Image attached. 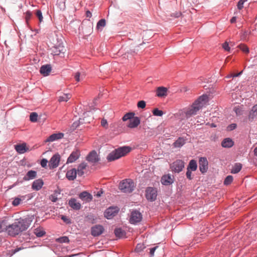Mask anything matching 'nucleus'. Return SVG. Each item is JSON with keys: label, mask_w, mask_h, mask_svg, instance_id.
<instances>
[{"label": "nucleus", "mask_w": 257, "mask_h": 257, "mask_svg": "<svg viewBox=\"0 0 257 257\" xmlns=\"http://www.w3.org/2000/svg\"><path fill=\"white\" fill-rule=\"evenodd\" d=\"M32 220V217L20 218L17 221L7 226L6 230L9 235L15 236L26 230L29 227Z\"/></svg>", "instance_id": "f257e3e1"}, {"label": "nucleus", "mask_w": 257, "mask_h": 257, "mask_svg": "<svg viewBox=\"0 0 257 257\" xmlns=\"http://www.w3.org/2000/svg\"><path fill=\"white\" fill-rule=\"evenodd\" d=\"M207 101L208 96L207 95H203L200 96L193 104L191 107L186 111V117H189L196 114L197 112L206 103Z\"/></svg>", "instance_id": "f03ea898"}, {"label": "nucleus", "mask_w": 257, "mask_h": 257, "mask_svg": "<svg viewBox=\"0 0 257 257\" xmlns=\"http://www.w3.org/2000/svg\"><path fill=\"white\" fill-rule=\"evenodd\" d=\"M131 151V148L130 147H119L110 153L107 156V160L109 162L113 161L126 155Z\"/></svg>", "instance_id": "7ed1b4c3"}, {"label": "nucleus", "mask_w": 257, "mask_h": 257, "mask_svg": "<svg viewBox=\"0 0 257 257\" xmlns=\"http://www.w3.org/2000/svg\"><path fill=\"white\" fill-rule=\"evenodd\" d=\"M135 187L134 181L130 179H125L122 180L119 185V189L124 193L132 192Z\"/></svg>", "instance_id": "20e7f679"}, {"label": "nucleus", "mask_w": 257, "mask_h": 257, "mask_svg": "<svg viewBox=\"0 0 257 257\" xmlns=\"http://www.w3.org/2000/svg\"><path fill=\"white\" fill-rule=\"evenodd\" d=\"M57 43L54 44V46L51 48V54L53 55H59L61 53L64 54L65 51L62 39L57 38Z\"/></svg>", "instance_id": "39448f33"}, {"label": "nucleus", "mask_w": 257, "mask_h": 257, "mask_svg": "<svg viewBox=\"0 0 257 257\" xmlns=\"http://www.w3.org/2000/svg\"><path fill=\"white\" fill-rule=\"evenodd\" d=\"M60 161V155L58 154H55L50 159L48 167L50 169H53L57 168Z\"/></svg>", "instance_id": "423d86ee"}, {"label": "nucleus", "mask_w": 257, "mask_h": 257, "mask_svg": "<svg viewBox=\"0 0 257 257\" xmlns=\"http://www.w3.org/2000/svg\"><path fill=\"white\" fill-rule=\"evenodd\" d=\"M119 209L117 207H110L104 213V215L108 219L112 218L118 213Z\"/></svg>", "instance_id": "0eeeda50"}, {"label": "nucleus", "mask_w": 257, "mask_h": 257, "mask_svg": "<svg viewBox=\"0 0 257 257\" xmlns=\"http://www.w3.org/2000/svg\"><path fill=\"white\" fill-rule=\"evenodd\" d=\"M146 196L148 200L153 201L156 200L157 196V191L156 189L149 187L146 190Z\"/></svg>", "instance_id": "6e6552de"}, {"label": "nucleus", "mask_w": 257, "mask_h": 257, "mask_svg": "<svg viewBox=\"0 0 257 257\" xmlns=\"http://www.w3.org/2000/svg\"><path fill=\"white\" fill-rule=\"evenodd\" d=\"M199 167L200 171L204 174L206 173L208 168V162L205 157H201L199 160Z\"/></svg>", "instance_id": "1a4fd4ad"}, {"label": "nucleus", "mask_w": 257, "mask_h": 257, "mask_svg": "<svg viewBox=\"0 0 257 257\" xmlns=\"http://www.w3.org/2000/svg\"><path fill=\"white\" fill-rule=\"evenodd\" d=\"M142 219V215L139 211L137 210L132 211L130 219V221L131 223H137L141 221Z\"/></svg>", "instance_id": "9d476101"}, {"label": "nucleus", "mask_w": 257, "mask_h": 257, "mask_svg": "<svg viewBox=\"0 0 257 257\" xmlns=\"http://www.w3.org/2000/svg\"><path fill=\"white\" fill-rule=\"evenodd\" d=\"M184 167V163L181 160L176 161L171 165L172 170L177 173L181 172Z\"/></svg>", "instance_id": "9b49d317"}, {"label": "nucleus", "mask_w": 257, "mask_h": 257, "mask_svg": "<svg viewBox=\"0 0 257 257\" xmlns=\"http://www.w3.org/2000/svg\"><path fill=\"white\" fill-rule=\"evenodd\" d=\"M104 229L102 225H96L91 228V234L93 236H97L101 234Z\"/></svg>", "instance_id": "f8f14e48"}, {"label": "nucleus", "mask_w": 257, "mask_h": 257, "mask_svg": "<svg viewBox=\"0 0 257 257\" xmlns=\"http://www.w3.org/2000/svg\"><path fill=\"white\" fill-rule=\"evenodd\" d=\"M86 160L90 163H95L99 161V158L96 152L93 151L87 156Z\"/></svg>", "instance_id": "ddd939ff"}, {"label": "nucleus", "mask_w": 257, "mask_h": 257, "mask_svg": "<svg viewBox=\"0 0 257 257\" xmlns=\"http://www.w3.org/2000/svg\"><path fill=\"white\" fill-rule=\"evenodd\" d=\"M52 70L51 65L46 64L42 65L40 69V72L44 76H47L49 75Z\"/></svg>", "instance_id": "4468645a"}, {"label": "nucleus", "mask_w": 257, "mask_h": 257, "mask_svg": "<svg viewBox=\"0 0 257 257\" xmlns=\"http://www.w3.org/2000/svg\"><path fill=\"white\" fill-rule=\"evenodd\" d=\"M43 184L44 182L42 179H37L33 182L32 189L33 190L39 191L42 188Z\"/></svg>", "instance_id": "2eb2a0df"}, {"label": "nucleus", "mask_w": 257, "mask_h": 257, "mask_svg": "<svg viewBox=\"0 0 257 257\" xmlns=\"http://www.w3.org/2000/svg\"><path fill=\"white\" fill-rule=\"evenodd\" d=\"M64 134L62 133L53 134L50 136L45 141L46 142H52L62 139Z\"/></svg>", "instance_id": "dca6fc26"}, {"label": "nucleus", "mask_w": 257, "mask_h": 257, "mask_svg": "<svg viewBox=\"0 0 257 257\" xmlns=\"http://www.w3.org/2000/svg\"><path fill=\"white\" fill-rule=\"evenodd\" d=\"M79 156L80 153L79 151H73L68 158L66 163L69 164L73 163L79 158Z\"/></svg>", "instance_id": "f3484780"}, {"label": "nucleus", "mask_w": 257, "mask_h": 257, "mask_svg": "<svg viewBox=\"0 0 257 257\" xmlns=\"http://www.w3.org/2000/svg\"><path fill=\"white\" fill-rule=\"evenodd\" d=\"M140 119L138 117H133L129 120L127 126L130 128H135L140 124Z\"/></svg>", "instance_id": "a211bd4d"}, {"label": "nucleus", "mask_w": 257, "mask_h": 257, "mask_svg": "<svg viewBox=\"0 0 257 257\" xmlns=\"http://www.w3.org/2000/svg\"><path fill=\"white\" fill-rule=\"evenodd\" d=\"M37 173L36 171L30 170L24 177L23 180L24 181H29L30 180L34 179L37 177Z\"/></svg>", "instance_id": "6ab92c4d"}, {"label": "nucleus", "mask_w": 257, "mask_h": 257, "mask_svg": "<svg viewBox=\"0 0 257 257\" xmlns=\"http://www.w3.org/2000/svg\"><path fill=\"white\" fill-rule=\"evenodd\" d=\"M15 148L19 154H24L28 150L25 143L16 145L15 146Z\"/></svg>", "instance_id": "aec40b11"}, {"label": "nucleus", "mask_w": 257, "mask_h": 257, "mask_svg": "<svg viewBox=\"0 0 257 257\" xmlns=\"http://www.w3.org/2000/svg\"><path fill=\"white\" fill-rule=\"evenodd\" d=\"M92 199L93 196L90 193L86 191L81 192V201L87 203L91 201Z\"/></svg>", "instance_id": "412c9836"}, {"label": "nucleus", "mask_w": 257, "mask_h": 257, "mask_svg": "<svg viewBox=\"0 0 257 257\" xmlns=\"http://www.w3.org/2000/svg\"><path fill=\"white\" fill-rule=\"evenodd\" d=\"M77 175V170L75 169H72L68 170L66 173V178L70 181L74 180Z\"/></svg>", "instance_id": "4be33fe9"}, {"label": "nucleus", "mask_w": 257, "mask_h": 257, "mask_svg": "<svg viewBox=\"0 0 257 257\" xmlns=\"http://www.w3.org/2000/svg\"><path fill=\"white\" fill-rule=\"evenodd\" d=\"M161 182L164 185H169L173 182V180L171 175H165L162 177Z\"/></svg>", "instance_id": "5701e85b"}, {"label": "nucleus", "mask_w": 257, "mask_h": 257, "mask_svg": "<svg viewBox=\"0 0 257 257\" xmlns=\"http://www.w3.org/2000/svg\"><path fill=\"white\" fill-rule=\"evenodd\" d=\"M68 204L74 209L79 210L80 208V203L77 202L75 198H71L69 200Z\"/></svg>", "instance_id": "b1692460"}, {"label": "nucleus", "mask_w": 257, "mask_h": 257, "mask_svg": "<svg viewBox=\"0 0 257 257\" xmlns=\"http://www.w3.org/2000/svg\"><path fill=\"white\" fill-rule=\"evenodd\" d=\"M256 117H257V104L253 106L251 109L249 111L248 114V119L252 120Z\"/></svg>", "instance_id": "393cba45"}, {"label": "nucleus", "mask_w": 257, "mask_h": 257, "mask_svg": "<svg viewBox=\"0 0 257 257\" xmlns=\"http://www.w3.org/2000/svg\"><path fill=\"white\" fill-rule=\"evenodd\" d=\"M234 144L232 140L230 138H226L221 143V146L224 148H230Z\"/></svg>", "instance_id": "a878e982"}, {"label": "nucleus", "mask_w": 257, "mask_h": 257, "mask_svg": "<svg viewBox=\"0 0 257 257\" xmlns=\"http://www.w3.org/2000/svg\"><path fill=\"white\" fill-rule=\"evenodd\" d=\"M185 144V140L183 138H179L174 143L175 148H180Z\"/></svg>", "instance_id": "bb28decb"}, {"label": "nucleus", "mask_w": 257, "mask_h": 257, "mask_svg": "<svg viewBox=\"0 0 257 257\" xmlns=\"http://www.w3.org/2000/svg\"><path fill=\"white\" fill-rule=\"evenodd\" d=\"M167 89L164 87H159L157 89V94L159 97H162L167 95Z\"/></svg>", "instance_id": "cd10ccee"}, {"label": "nucleus", "mask_w": 257, "mask_h": 257, "mask_svg": "<svg viewBox=\"0 0 257 257\" xmlns=\"http://www.w3.org/2000/svg\"><path fill=\"white\" fill-rule=\"evenodd\" d=\"M90 113L89 112H85L83 114V123H90L91 120L93 119V117H92L91 115H90Z\"/></svg>", "instance_id": "c85d7f7f"}, {"label": "nucleus", "mask_w": 257, "mask_h": 257, "mask_svg": "<svg viewBox=\"0 0 257 257\" xmlns=\"http://www.w3.org/2000/svg\"><path fill=\"white\" fill-rule=\"evenodd\" d=\"M197 168V162L195 160H191L189 162V165L187 169L190 170L192 171H195Z\"/></svg>", "instance_id": "c756f323"}, {"label": "nucleus", "mask_w": 257, "mask_h": 257, "mask_svg": "<svg viewBox=\"0 0 257 257\" xmlns=\"http://www.w3.org/2000/svg\"><path fill=\"white\" fill-rule=\"evenodd\" d=\"M242 168V165L240 163H236L232 167L231 173L236 174L238 173Z\"/></svg>", "instance_id": "7c9ffc66"}, {"label": "nucleus", "mask_w": 257, "mask_h": 257, "mask_svg": "<svg viewBox=\"0 0 257 257\" xmlns=\"http://www.w3.org/2000/svg\"><path fill=\"white\" fill-rule=\"evenodd\" d=\"M115 235L118 237H121L124 235V231L121 228H116L114 230Z\"/></svg>", "instance_id": "2f4dec72"}, {"label": "nucleus", "mask_w": 257, "mask_h": 257, "mask_svg": "<svg viewBox=\"0 0 257 257\" xmlns=\"http://www.w3.org/2000/svg\"><path fill=\"white\" fill-rule=\"evenodd\" d=\"M135 113L133 112H129L125 114L122 117L123 121H126L127 120L131 119L134 116Z\"/></svg>", "instance_id": "473e14b6"}, {"label": "nucleus", "mask_w": 257, "mask_h": 257, "mask_svg": "<svg viewBox=\"0 0 257 257\" xmlns=\"http://www.w3.org/2000/svg\"><path fill=\"white\" fill-rule=\"evenodd\" d=\"M37 118L38 114L35 112H32L30 115V120L32 122H36L37 121Z\"/></svg>", "instance_id": "72a5a7b5"}, {"label": "nucleus", "mask_w": 257, "mask_h": 257, "mask_svg": "<svg viewBox=\"0 0 257 257\" xmlns=\"http://www.w3.org/2000/svg\"><path fill=\"white\" fill-rule=\"evenodd\" d=\"M69 98H70L69 94H64L62 96H60L59 97L58 100L60 102L67 101Z\"/></svg>", "instance_id": "f704fd0d"}, {"label": "nucleus", "mask_w": 257, "mask_h": 257, "mask_svg": "<svg viewBox=\"0 0 257 257\" xmlns=\"http://www.w3.org/2000/svg\"><path fill=\"white\" fill-rule=\"evenodd\" d=\"M233 110L237 115H240L242 114V108L241 106H235L233 108Z\"/></svg>", "instance_id": "c9c22d12"}, {"label": "nucleus", "mask_w": 257, "mask_h": 257, "mask_svg": "<svg viewBox=\"0 0 257 257\" xmlns=\"http://www.w3.org/2000/svg\"><path fill=\"white\" fill-rule=\"evenodd\" d=\"M238 48L246 53H248L249 52V49L245 44H240L238 46Z\"/></svg>", "instance_id": "e433bc0d"}, {"label": "nucleus", "mask_w": 257, "mask_h": 257, "mask_svg": "<svg viewBox=\"0 0 257 257\" xmlns=\"http://www.w3.org/2000/svg\"><path fill=\"white\" fill-rule=\"evenodd\" d=\"M233 181V177L229 175L226 177L224 180V184L226 185L230 184Z\"/></svg>", "instance_id": "4c0bfd02"}, {"label": "nucleus", "mask_w": 257, "mask_h": 257, "mask_svg": "<svg viewBox=\"0 0 257 257\" xmlns=\"http://www.w3.org/2000/svg\"><path fill=\"white\" fill-rule=\"evenodd\" d=\"M35 234L37 237H42L45 234V232L44 230L36 229Z\"/></svg>", "instance_id": "58836bf2"}, {"label": "nucleus", "mask_w": 257, "mask_h": 257, "mask_svg": "<svg viewBox=\"0 0 257 257\" xmlns=\"http://www.w3.org/2000/svg\"><path fill=\"white\" fill-rule=\"evenodd\" d=\"M145 248V246L143 243H138L135 248V251L140 252Z\"/></svg>", "instance_id": "ea45409f"}, {"label": "nucleus", "mask_w": 257, "mask_h": 257, "mask_svg": "<svg viewBox=\"0 0 257 257\" xmlns=\"http://www.w3.org/2000/svg\"><path fill=\"white\" fill-rule=\"evenodd\" d=\"M153 113L155 116H161L164 114V112L163 111L159 110L158 108H155L153 110Z\"/></svg>", "instance_id": "a19ab883"}, {"label": "nucleus", "mask_w": 257, "mask_h": 257, "mask_svg": "<svg viewBox=\"0 0 257 257\" xmlns=\"http://www.w3.org/2000/svg\"><path fill=\"white\" fill-rule=\"evenodd\" d=\"M57 240L60 243H67L69 241L68 237L65 236L59 237Z\"/></svg>", "instance_id": "79ce46f5"}, {"label": "nucleus", "mask_w": 257, "mask_h": 257, "mask_svg": "<svg viewBox=\"0 0 257 257\" xmlns=\"http://www.w3.org/2000/svg\"><path fill=\"white\" fill-rule=\"evenodd\" d=\"M105 20L104 19H101L97 23V28L99 29L101 27H104L105 26Z\"/></svg>", "instance_id": "37998d69"}, {"label": "nucleus", "mask_w": 257, "mask_h": 257, "mask_svg": "<svg viewBox=\"0 0 257 257\" xmlns=\"http://www.w3.org/2000/svg\"><path fill=\"white\" fill-rule=\"evenodd\" d=\"M36 15L39 19V22H42L43 21V17L42 16V13L40 10H38L36 11Z\"/></svg>", "instance_id": "c03bdc74"}, {"label": "nucleus", "mask_w": 257, "mask_h": 257, "mask_svg": "<svg viewBox=\"0 0 257 257\" xmlns=\"http://www.w3.org/2000/svg\"><path fill=\"white\" fill-rule=\"evenodd\" d=\"M97 101L98 98L96 97L93 100L92 102L89 104L90 110L94 109V106L96 105Z\"/></svg>", "instance_id": "a18cd8bd"}, {"label": "nucleus", "mask_w": 257, "mask_h": 257, "mask_svg": "<svg viewBox=\"0 0 257 257\" xmlns=\"http://www.w3.org/2000/svg\"><path fill=\"white\" fill-rule=\"evenodd\" d=\"M21 201H22V200L21 198L16 197L12 201V204L14 206H17L20 204V202Z\"/></svg>", "instance_id": "49530a36"}, {"label": "nucleus", "mask_w": 257, "mask_h": 257, "mask_svg": "<svg viewBox=\"0 0 257 257\" xmlns=\"http://www.w3.org/2000/svg\"><path fill=\"white\" fill-rule=\"evenodd\" d=\"M61 219L66 224H70L71 223L70 219L65 215H61Z\"/></svg>", "instance_id": "de8ad7c7"}, {"label": "nucleus", "mask_w": 257, "mask_h": 257, "mask_svg": "<svg viewBox=\"0 0 257 257\" xmlns=\"http://www.w3.org/2000/svg\"><path fill=\"white\" fill-rule=\"evenodd\" d=\"M146 102L144 100H141L138 102L137 106L139 108H144L146 107Z\"/></svg>", "instance_id": "09e8293b"}, {"label": "nucleus", "mask_w": 257, "mask_h": 257, "mask_svg": "<svg viewBox=\"0 0 257 257\" xmlns=\"http://www.w3.org/2000/svg\"><path fill=\"white\" fill-rule=\"evenodd\" d=\"M32 15V13L30 11H28L26 12L25 14V19L27 23H28V21L31 19Z\"/></svg>", "instance_id": "8fccbe9b"}, {"label": "nucleus", "mask_w": 257, "mask_h": 257, "mask_svg": "<svg viewBox=\"0 0 257 257\" xmlns=\"http://www.w3.org/2000/svg\"><path fill=\"white\" fill-rule=\"evenodd\" d=\"M80 119V118H79V119L78 120V122H77V121L74 122L72 124V126L71 127V130L72 131H74V130H75L79 126Z\"/></svg>", "instance_id": "3c124183"}, {"label": "nucleus", "mask_w": 257, "mask_h": 257, "mask_svg": "<svg viewBox=\"0 0 257 257\" xmlns=\"http://www.w3.org/2000/svg\"><path fill=\"white\" fill-rule=\"evenodd\" d=\"M222 48L225 50V51H230V47L229 46V43L227 42H225L223 44H222Z\"/></svg>", "instance_id": "603ef678"}, {"label": "nucleus", "mask_w": 257, "mask_h": 257, "mask_svg": "<svg viewBox=\"0 0 257 257\" xmlns=\"http://www.w3.org/2000/svg\"><path fill=\"white\" fill-rule=\"evenodd\" d=\"M48 162L46 159H43L41 160L40 164L43 168H46Z\"/></svg>", "instance_id": "864d4df0"}, {"label": "nucleus", "mask_w": 257, "mask_h": 257, "mask_svg": "<svg viewBox=\"0 0 257 257\" xmlns=\"http://www.w3.org/2000/svg\"><path fill=\"white\" fill-rule=\"evenodd\" d=\"M101 125L105 128H107L108 127V123L106 119L103 118L101 121Z\"/></svg>", "instance_id": "5fc2aeb1"}, {"label": "nucleus", "mask_w": 257, "mask_h": 257, "mask_svg": "<svg viewBox=\"0 0 257 257\" xmlns=\"http://www.w3.org/2000/svg\"><path fill=\"white\" fill-rule=\"evenodd\" d=\"M191 171H191L190 170L187 169V171L186 172L187 178L189 180H191L192 179V176H191V175H192Z\"/></svg>", "instance_id": "6e6d98bb"}, {"label": "nucleus", "mask_w": 257, "mask_h": 257, "mask_svg": "<svg viewBox=\"0 0 257 257\" xmlns=\"http://www.w3.org/2000/svg\"><path fill=\"white\" fill-rule=\"evenodd\" d=\"M157 247H158V246H155V247H154L153 248H150V255L151 256H154L155 251L157 248Z\"/></svg>", "instance_id": "4d7b16f0"}, {"label": "nucleus", "mask_w": 257, "mask_h": 257, "mask_svg": "<svg viewBox=\"0 0 257 257\" xmlns=\"http://www.w3.org/2000/svg\"><path fill=\"white\" fill-rule=\"evenodd\" d=\"M242 71H241L238 73L231 74H230V75L228 76L227 77L230 78V77H238V76H240L242 74Z\"/></svg>", "instance_id": "13d9d810"}, {"label": "nucleus", "mask_w": 257, "mask_h": 257, "mask_svg": "<svg viewBox=\"0 0 257 257\" xmlns=\"http://www.w3.org/2000/svg\"><path fill=\"white\" fill-rule=\"evenodd\" d=\"M236 124L235 123H232L228 126V129L229 131H232V130L235 129L236 128Z\"/></svg>", "instance_id": "bf43d9fd"}, {"label": "nucleus", "mask_w": 257, "mask_h": 257, "mask_svg": "<svg viewBox=\"0 0 257 257\" xmlns=\"http://www.w3.org/2000/svg\"><path fill=\"white\" fill-rule=\"evenodd\" d=\"M244 3L239 1L237 4V8L238 9L241 10L243 7Z\"/></svg>", "instance_id": "052dcab7"}, {"label": "nucleus", "mask_w": 257, "mask_h": 257, "mask_svg": "<svg viewBox=\"0 0 257 257\" xmlns=\"http://www.w3.org/2000/svg\"><path fill=\"white\" fill-rule=\"evenodd\" d=\"M86 167H87V165H86V164L85 163H81V176L84 173V172L82 170L86 169Z\"/></svg>", "instance_id": "680f3d73"}, {"label": "nucleus", "mask_w": 257, "mask_h": 257, "mask_svg": "<svg viewBox=\"0 0 257 257\" xmlns=\"http://www.w3.org/2000/svg\"><path fill=\"white\" fill-rule=\"evenodd\" d=\"M85 16L86 18H91L92 16V14L89 11H86L85 13Z\"/></svg>", "instance_id": "e2e57ef3"}, {"label": "nucleus", "mask_w": 257, "mask_h": 257, "mask_svg": "<svg viewBox=\"0 0 257 257\" xmlns=\"http://www.w3.org/2000/svg\"><path fill=\"white\" fill-rule=\"evenodd\" d=\"M79 77H80V73L79 72H77L75 76V79L77 81H79Z\"/></svg>", "instance_id": "0e129e2a"}, {"label": "nucleus", "mask_w": 257, "mask_h": 257, "mask_svg": "<svg viewBox=\"0 0 257 257\" xmlns=\"http://www.w3.org/2000/svg\"><path fill=\"white\" fill-rule=\"evenodd\" d=\"M79 253L73 254L70 255H68L67 257H79Z\"/></svg>", "instance_id": "69168bd1"}, {"label": "nucleus", "mask_w": 257, "mask_h": 257, "mask_svg": "<svg viewBox=\"0 0 257 257\" xmlns=\"http://www.w3.org/2000/svg\"><path fill=\"white\" fill-rule=\"evenodd\" d=\"M102 193H103V191L101 190V191H98L96 195L97 197H99L101 196V195Z\"/></svg>", "instance_id": "338daca9"}, {"label": "nucleus", "mask_w": 257, "mask_h": 257, "mask_svg": "<svg viewBox=\"0 0 257 257\" xmlns=\"http://www.w3.org/2000/svg\"><path fill=\"white\" fill-rule=\"evenodd\" d=\"M236 21V17H234L230 20V22L233 23Z\"/></svg>", "instance_id": "774afa93"}]
</instances>
